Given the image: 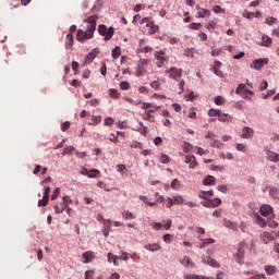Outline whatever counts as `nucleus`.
Masks as SVG:
<instances>
[{"mask_svg": "<svg viewBox=\"0 0 279 279\" xmlns=\"http://www.w3.org/2000/svg\"><path fill=\"white\" fill-rule=\"evenodd\" d=\"M98 19L99 17L97 15H92L85 20L86 23H89V25L87 26L86 32H84L83 29L77 31L76 38L80 43H84V40L93 38V36L95 35V29H97Z\"/></svg>", "mask_w": 279, "mask_h": 279, "instance_id": "1", "label": "nucleus"}, {"mask_svg": "<svg viewBox=\"0 0 279 279\" xmlns=\"http://www.w3.org/2000/svg\"><path fill=\"white\" fill-rule=\"evenodd\" d=\"M156 64L158 69H162L165 66V62H169V56H167V48L163 50H155L154 52Z\"/></svg>", "mask_w": 279, "mask_h": 279, "instance_id": "2", "label": "nucleus"}, {"mask_svg": "<svg viewBox=\"0 0 279 279\" xmlns=\"http://www.w3.org/2000/svg\"><path fill=\"white\" fill-rule=\"evenodd\" d=\"M247 248V242H240L238 245V252L234 254V259L239 265H243V260L245 258V250Z\"/></svg>", "mask_w": 279, "mask_h": 279, "instance_id": "3", "label": "nucleus"}, {"mask_svg": "<svg viewBox=\"0 0 279 279\" xmlns=\"http://www.w3.org/2000/svg\"><path fill=\"white\" fill-rule=\"evenodd\" d=\"M98 33L100 36H105V40H110L114 36V27H109L101 24L98 26Z\"/></svg>", "mask_w": 279, "mask_h": 279, "instance_id": "4", "label": "nucleus"}, {"mask_svg": "<svg viewBox=\"0 0 279 279\" xmlns=\"http://www.w3.org/2000/svg\"><path fill=\"white\" fill-rule=\"evenodd\" d=\"M182 73H183V70L175 66H172L166 70V74L169 75L170 80H175V82H178V80L182 77Z\"/></svg>", "mask_w": 279, "mask_h": 279, "instance_id": "5", "label": "nucleus"}, {"mask_svg": "<svg viewBox=\"0 0 279 279\" xmlns=\"http://www.w3.org/2000/svg\"><path fill=\"white\" fill-rule=\"evenodd\" d=\"M147 59H140L137 62V68H136V76L137 77H143L145 75V71L147 69Z\"/></svg>", "mask_w": 279, "mask_h": 279, "instance_id": "6", "label": "nucleus"}, {"mask_svg": "<svg viewBox=\"0 0 279 279\" xmlns=\"http://www.w3.org/2000/svg\"><path fill=\"white\" fill-rule=\"evenodd\" d=\"M269 59L264 58V59H256L251 63V69H255L256 71H260L265 64H268Z\"/></svg>", "mask_w": 279, "mask_h": 279, "instance_id": "7", "label": "nucleus"}, {"mask_svg": "<svg viewBox=\"0 0 279 279\" xmlns=\"http://www.w3.org/2000/svg\"><path fill=\"white\" fill-rule=\"evenodd\" d=\"M185 165H189V169H195L197 167V158L194 155H185Z\"/></svg>", "mask_w": 279, "mask_h": 279, "instance_id": "8", "label": "nucleus"}, {"mask_svg": "<svg viewBox=\"0 0 279 279\" xmlns=\"http://www.w3.org/2000/svg\"><path fill=\"white\" fill-rule=\"evenodd\" d=\"M252 136H254V129L244 126L242 129L241 138H252Z\"/></svg>", "mask_w": 279, "mask_h": 279, "instance_id": "9", "label": "nucleus"}, {"mask_svg": "<svg viewBox=\"0 0 279 279\" xmlns=\"http://www.w3.org/2000/svg\"><path fill=\"white\" fill-rule=\"evenodd\" d=\"M260 241H262V243L267 245L268 243H271V241H274V235L271 233L265 231L260 234Z\"/></svg>", "mask_w": 279, "mask_h": 279, "instance_id": "10", "label": "nucleus"}, {"mask_svg": "<svg viewBox=\"0 0 279 279\" xmlns=\"http://www.w3.org/2000/svg\"><path fill=\"white\" fill-rule=\"evenodd\" d=\"M263 217H269L274 213V208L270 205H263L259 209Z\"/></svg>", "mask_w": 279, "mask_h": 279, "instance_id": "11", "label": "nucleus"}, {"mask_svg": "<svg viewBox=\"0 0 279 279\" xmlns=\"http://www.w3.org/2000/svg\"><path fill=\"white\" fill-rule=\"evenodd\" d=\"M266 158H267V160H270V162H279V154L278 153L267 150Z\"/></svg>", "mask_w": 279, "mask_h": 279, "instance_id": "12", "label": "nucleus"}, {"mask_svg": "<svg viewBox=\"0 0 279 279\" xmlns=\"http://www.w3.org/2000/svg\"><path fill=\"white\" fill-rule=\"evenodd\" d=\"M223 226L225 228H229V230H233V232H236V230H239V227L236 226V223L232 222L229 219H223Z\"/></svg>", "mask_w": 279, "mask_h": 279, "instance_id": "13", "label": "nucleus"}, {"mask_svg": "<svg viewBox=\"0 0 279 279\" xmlns=\"http://www.w3.org/2000/svg\"><path fill=\"white\" fill-rule=\"evenodd\" d=\"M162 246L158 243H153V244H146L144 245V250H147L148 252H159Z\"/></svg>", "mask_w": 279, "mask_h": 279, "instance_id": "14", "label": "nucleus"}, {"mask_svg": "<svg viewBox=\"0 0 279 279\" xmlns=\"http://www.w3.org/2000/svg\"><path fill=\"white\" fill-rule=\"evenodd\" d=\"M83 258H84V263L88 264L93 259H95V253L93 251H87V252L83 253Z\"/></svg>", "mask_w": 279, "mask_h": 279, "instance_id": "15", "label": "nucleus"}, {"mask_svg": "<svg viewBox=\"0 0 279 279\" xmlns=\"http://www.w3.org/2000/svg\"><path fill=\"white\" fill-rule=\"evenodd\" d=\"M263 15V13H260V11H257V12H248V11H244L243 13H242V16L244 17V19H252V16H255V19H258V16H262Z\"/></svg>", "mask_w": 279, "mask_h": 279, "instance_id": "16", "label": "nucleus"}, {"mask_svg": "<svg viewBox=\"0 0 279 279\" xmlns=\"http://www.w3.org/2000/svg\"><path fill=\"white\" fill-rule=\"evenodd\" d=\"M203 184L205 186H215L216 184V180H215V177L213 175H207L204 180H203Z\"/></svg>", "mask_w": 279, "mask_h": 279, "instance_id": "17", "label": "nucleus"}, {"mask_svg": "<svg viewBox=\"0 0 279 279\" xmlns=\"http://www.w3.org/2000/svg\"><path fill=\"white\" fill-rule=\"evenodd\" d=\"M213 195H215V192L213 190H210V191H201L198 193V197H201L202 199H208V197H213Z\"/></svg>", "mask_w": 279, "mask_h": 279, "instance_id": "18", "label": "nucleus"}, {"mask_svg": "<svg viewBox=\"0 0 279 279\" xmlns=\"http://www.w3.org/2000/svg\"><path fill=\"white\" fill-rule=\"evenodd\" d=\"M203 260H204L207 265H210V267L219 268L218 262H216V260H215L213 257H210V256H207V257L203 258Z\"/></svg>", "mask_w": 279, "mask_h": 279, "instance_id": "19", "label": "nucleus"}, {"mask_svg": "<svg viewBox=\"0 0 279 279\" xmlns=\"http://www.w3.org/2000/svg\"><path fill=\"white\" fill-rule=\"evenodd\" d=\"M271 43H274V39L267 35H264L262 37V46L263 47H269L271 45Z\"/></svg>", "mask_w": 279, "mask_h": 279, "instance_id": "20", "label": "nucleus"}, {"mask_svg": "<svg viewBox=\"0 0 279 279\" xmlns=\"http://www.w3.org/2000/svg\"><path fill=\"white\" fill-rule=\"evenodd\" d=\"M220 66H221V62L215 61L214 73H215V75H218V77H222V75H223V72H221V70H219Z\"/></svg>", "mask_w": 279, "mask_h": 279, "instance_id": "21", "label": "nucleus"}, {"mask_svg": "<svg viewBox=\"0 0 279 279\" xmlns=\"http://www.w3.org/2000/svg\"><path fill=\"white\" fill-rule=\"evenodd\" d=\"M95 58H97V52H95V50H93L92 52H89L86 56L85 61L83 62V64H88V62H93V60H95Z\"/></svg>", "mask_w": 279, "mask_h": 279, "instance_id": "22", "label": "nucleus"}, {"mask_svg": "<svg viewBox=\"0 0 279 279\" xmlns=\"http://www.w3.org/2000/svg\"><path fill=\"white\" fill-rule=\"evenodd\" d=\"M64 208H66L65 203H61L60 205H54V207H53L57 215L64 213Z\"/></svg>", "mask_w": 279, "mask_h": 279, "instance_id": "23", "label": "nucleus"}, {"mask_svg": "<svg viewBox=\"0 0 279 279\" xmlns=\"http://www.w3.org/2000/svg\"><path fill=\"white\" fill-rule=\"evenodd\" d=\"M218 120H220L222 123H226V121H232V117L228 113H219Z\"/></svg>", "mask_w": 279, "mask_h": 279, "instance_id": "24", "label": "nucleus"}, {"mask_svg": "<svg viewBox=\"0 0 279 279\" xmlns=\"http://www.w3.org/2000/svg\"><path fill=\"white\" fill-rule=\"evenodd\" d=\"M240 95H241V97H243V99L251 100L252 97L254 96V92H252L250 89H244L243 93H241Z\"/></svg>", "mask_w": 279, "mask_h": 279, "instance_id": "25", "label": "nucleus"}, {"mask_svg": "<svg viewBox=\"0 0 279 279\" xmlns=\"http://www.w3.org/2000/svg\"><path fill=\"white\" fill-rule=\"evenodd\" d=\"M159 162H161L162 165H169V162H171V157L166 154H161L159 157Z\"/></svg>", "mask_w": 279, "mask_h": 279, "instance_id": "26", "label": "nucleus"}, {"mask_svg": "<svg viewBox=\"0 0 279 279\" xmlns=\"http://www.w3.org/2000/svg\"><path fill=\"white\" fill-rule=\"evenodd\" d=\"M109 97H111L112 99H120L121 94H119V90L111 88L109 89Z\"/></svg>", "mask_w": 279, "mask_h": 279, "instance_id": "27", "label": "nucleus"}, {"mask_svg": "<svg viewBox=\"0 0 279 279\" xmlns=\"http://www.w3.org/2000/svg\"><path fill=\"white\" fill-rule=\"evenodd\" d=\"M198 19H206V16H210V11L207 9H201V11L197 12Z\"/></svg>", "mask_w": 279, "mask_h": 279, "instance_id": "28", "label": "nucleus"}, {"mask_svg": "<svg viewBox=\"0 0 279 279\" xmlns=\"http://www.w3.org/2000/svg\"><path fill=\"white\" fill-rule=\"evenodd\" d=\"M171 198H172L173 204H175L177 206L184 204V197H182V195L172 196Z\"/></svg>", "mask_w": 279, "mask_h": 279, "instance_id": "29", "label": "nucleus"}, {"mask_svg": "<svg viewBox=\"0 0 279 279\" xmlns=\"http://www.w3.org/2000/svg\"><path fill=\"white\" fill-rule=\"evenodd\" d=\"M101 175V172L98 169H92L89 170L87 178H99Z\"/></svg>", "mask_w": 279, "mask_h": 279, "instance_id": "30", "label": "nucleus"}, {"mask_svg": "<svg viewBox=\"0 0 279 279\" xmlns=\"http://www.w3.org/2000/svg\"><path fill=\"white\" fill-rule=\"evenodd\" d=\"M147 27H150L149 34H156V32H158V29H160V26L154 24V22L148 23Z\"/></svg>", "mask_w": 279, "mask_h": 279, "instance_id": "31", "label": "nucleus"}, {"mask_svg": "<svg viewBox=\"0 0 279 279\" xmlns=\"http://www.w3.org/2000/svg\"><path fill=\"white\" fill-rule=\"evenodd\" d=\"M120 56H121V47L117 46L112 50V58L113 60H117L118 58H120Z\"/></svg>", "mask_w": 279, "mask_h": 279, "instance_id": "32", "label": "nucleus"}, {"mask_svg": "<svg viewBox=\"0 0 279 279\" xmlns=\"http://www.w3.org/2000/svg\"><path fill=\"white\" fill-rule=\"evenodd\" d=\"M256 223H257V226H259V228H266L267 227V222L260 216L256 217Z\"/></svg>", "mask_w": 279, "mask_h": 279, "instance_id": "33", "label": "nucleus"}, {"mask_svg": "<svg viewBox=\"0 0 279 279\" xmlns=\"http://www.w3.org/2000/svg\"><path fill=\"white\" fill-rule=\"evenodd\" d=\"M151 112H154V109H148L145 111L144 113L145 121H151V119H154V116L151 114Z\"/></svg>", "mask_w": 279, "mask_h": 279, "instance_id": "34", "label": "nucleus"}, {"mask_svg": "<svg viewBox=\"0 0 279 279\" xmlns=\"http://www.w3.org/2000/svg\"><path fill=\"white\" fill-rule=\"evenodd\" d=\"M122 217L123 219H136V216L132 214L130 210L123 211Z\"/></svg>", "mask_w": 279, "mask_h": 279, "instance_id": "35", "label": "nucleus"}, {"mask_svg": "<svg viewBox=\"0 0 279 279\" xmlns=\"http://www.w3.org/2000/svg\"><path fill=\"white\" fill-rule=\"evenodd\" d=\"M265 271L267 276H274V274H276V268L275 266H265Z\"/></svg>", "mask_w": 279, "mask_h": 279, "instance_id": "36", "label": "nucleus"}, {"mask_svg": "<svg viewBox=\"0 0 279 279\" xmlns=\"http://www.w3.org/2000/svg\"><path fill=\"white\" fill-rule=\"evenodd\" d=\"M210 205H211V208H217L221 206V198L210 199Z\"/></svg>", "mask_w": 279, "mask_h": 279, "instance_id": "37", "label": "nucleus"}, {"mask_svg": "<svg viewBox=\"0 0 279 279\" xmlns=\"http://www.w3.org/2000/svg\"><path fill=\"white\" fill-rule=\"evenodd\" d=\"M215 243V239H205L203 241V243L199 245L201 250H204V247H206V245H210Z\"/></svg>", "mask_w": 279, "mask_h": 279, "instance_id": "38", "label": "nucleus"}, {"mask_svg": "<svg viewBox=\"0 0 279 279\" xmlns=\"http://www.w3.org/2000/svg\"><path fill=\"white\" fill-rule=\"evenodd\" d=\"M191 149H193V145H191V143H189V142H184V144H183V151L185 154H189L191 151Z\"/></svg>", "mask_w": 279, "mask_h": 279, "instance_id": "39", "label": "nucleus"}, {"mask_svg": "<svg viewBox=\"0 0 279 279\" xmlns=\"http://www.w3.org/2000/svg\"><path fill=\"white\" fill-rule=\"evenodd\" d=\"M130 147H132L133 149H143V144H141L140 142L133 141L131 142Z\"/></svg>", "mask_w": 279, "mask_h": 279, "instance_id": "40", "label": "nucleus"}, {"mask_svg": "<svg viewBox=\"0 0 279 279\" xmlns=\"http://www.w3.org/2000/svg\"><path fill=\"white\" fill-rule=\"evenodd\" d=\"M244 90H246L245 84L241 83L238 85L235 93H236V95H241Z\"/></svg>", "mask_w": 279, "mask_h": 279, "instance_id": "41", "label": "nucleus"}, {"mask_svg": "<svg viewBox=\"0 0 279 279\" xmlns=\"http://www.w3.org/2000/svg\"><path fill=\"white\" fill-rule=\"evenodd\" d=\"M73 151H75V147L69 146V147L63 149L62 156H66L68 154H73Z\"/></svg>", "mask_w": 279, "mask_h": 279, "instance_id": "42", "label": "nucleus"}, {"mask_svg": "<svg viewBox=\"0 0 279 279\" xmlns=\"http://www.w3.org/2000/svg\"><path fill=\"white\" fill-rule=\"evenodd\" d=\"M184 279H206V277L199 275H184Z\"/></svg>", "mask_w": 279, "mask_h": 279, "instance_id": "43", "label": "nucleus"}, {"mask_svg": "<svg viewBox=\"0 0 279 279\" xmlns=\"http://www.w3.org/2000/svg\"><path fill=\"white\" fill-rule=\"evenodd\" d=\"M181 263L184 265V267H189L190 265H192V267H193V265H194L193 263H191V257H189V256H184V258Z\"/></svg>", "mask_w": 279, "mask_h": 279, "instance_id": "44", "label": "nucleus"}, {"mask_svg": "<svg viewBox=\"0 0 279 279\" xmlns=\"http://www.w3.org/2000/svg\"><path fill=\"white\" fill-rule=\"evenodd\" d=\"M49 204V197L48 196H43V199L38 201V206H47Z\"/></svg>", "mask_w": 279, "mask_h": 279, "instance_id": "45", "label": "nucleus"}, {"mask_svg": "<svg viewBox=\"0 0 279 279\" xmlns=\"http://www.w3.org/2000/svg\"><path fill=\"white\" fill-rule=\"evenodd\" d=\"M66 47H73V34L66 35Z\"/></svg>", "mask_w": 279, "mask_h": 279, "instance_id": "46", "label": "nucleus"}, {"mask_svg": "<svg viewBox=\"0 0 279 279\" xmlns=\"http://www.w3.org/2000/svg\"><path fill=\"white\" fill-rule=\"evenodd\" d=\"M171 189H173V191H178L179 186H180V181L178 179H174L171 184H170Z\"/></svg>", "mask_w": 279, "mask_h": 279, "instance_id": "47", "label": "nucleus"}, {"mask_svg": "<svg viewBox=\"0 0 279 279\" xmlns=\"http://www.w3.org/2000/svg\"><path fill=\"white\" fill-rule=\"evenodd\" d=\"M120 88L121 90H130V83H128L126 81L121 82Z\"/></svg>", "mask_w": 279, "mask_h": 279, "instance_id": "48", "label": "nucleus"}, {"mask_svg": "<svg viewBox=\"0 0 279 279\" xmlns=\"http://www.w3.org/2000/svg\"><path fill=\"white\" fill-rule=\"evenodd\" d=\"M210 145H211V147H216V148H221V146L223 145L222 143H221V141H219V140H214L211 143H210Z\"/></svg>", "mask_w": 279, "mask_h": 279, "instance_id": "49", "label": "nucleus"}, {"mask_svg": "<svg viewBox=\"0 0 279 279\" xmlns=\"http://www.w3.org/2000/svg\"><path fill=\"white\" fill-rule=\"evenodd\" d=\"M278 20L274 16L270 17H266L265 23L266 25H274V23H276Z\"/></svg>", "mask_w": 279, "mask_h": 279, "instance_id": "50", "label": "nucleus"}, {"mask_svg": "<svg viewBox=\"0 0 279 279\" xmlns=\"http://www.w3.org/2000/svg\"><path fill=\"white\" fill-rule=\"evenodd\" d=\"M189 27H190V29H197V31H199V29H202V23H191L189 25Z\"/></svg>", "mask_w": 279, "mask_h": 279, "instance_id": "51", "label": "nucleus"}, {"mask_svg": "<svg viewBox=\"0 0 279 279\" xmlns=\"http://www.w3.org/2000/svg\"><path fill=\"white\" fill-rule=\"evenodd\" d=\"M117 171L119 172V173H125V171H128V168L125 167V165H118L117 166Z\"/></svg>", "mask_w": 279, "mask_h": 279, "instance_id": "52", "label": "nucleus"}, {"mask_svg": "<svg viewBox=\"0 0 279 279\" xmlns=\"http://www.w3.org/2000/svg\"><path fill=\"white\" fill-rule=\"evenodd\" d=\"M150 87H153L154 90H160V83L158 81H153Z\"/></svg>", "mask_w": 279, "mask_h": 279, "instance_id": "53", "label": "nucleus"}, {"mask_svg": "<svg viewBox=\"0 0 279 279\" xmlns=\"http://www.w3.org/2000/svg\"><path fill=\"white\" fill-rule=\"evenodd\" d=\"M70 128H71V122H69V121H65V122L62 123V125H61L62 132H66Z\"/></svg>", "mask_w": 279, "mask_h": 279, "instance_id": "54", "label": "nucleus"}, {"mask_svg": "<svg viewBox=\"0 0 279 279\" xmlns=\"http://www.w3.org/2000/svg\"><path fill=\"white\" fill-rule=\"evenodd\" d=\"M104 123L107 126L112 125V123H114V119L112 117H108L104 120Z\"/></svg>", "mask_w": 279, "mask_h": 279, "instance_id": "55", "label": "nucleus"}, {"mask_svg": "<svg viewBox=\"0 0 279 279\" xmlns=\"http://www.w3.org/2000/svg\"><path fill=\"white\" fill-rule=\"evenodd\" d=\"M165 243H171L173 241V235L167 233L163 235Z\"/></svg>", "mask_w": 279, "mask_h": 279, "instance_id": "56", "label": "nucleus"}, {"mask_svg": "<svg viewBox=\"0 0 279 279\" xmlns=\"http://www.w3.org/2000/svg\"><path fill=\"white\" fill-rule=\"evenodd\" d=\"M235 149H238V151H247V147L244 144H236Z\"/></svg>", "mask_w": 279, "mask_h": 279, "instance_id": "57", "label": "nucleus"}, {"mask_svg": "<svg viewBox=\"0 0 279 279\" xmlns=\"http://www.w3.org/2000/svg\"><path fill=\"white\" fill-rule=\"evenodd\" d=\"M221 110H215V109H210L208 114L209 117H219Z\"/></svg>", "mask_w": 279, "mask_h": 279, "instance_id": "58", "label": "nucleus"}, {"mask_svg": "<svg viewBox=\"0 0 279 279\" xmlns=\"http://www.w3.org/2000/svg\"><path fill=\"white\" fill-rule=\"evenodd\" d=\"M109 141L111 143H119V136L113 134V133H111L110 136H109Z\"/></svg>", "mask_w": 279, "mask_h": 279, "instance_id": "59", "label": "nucleus"}, {"mask_svg": "<svg viewBox=\"0 0 279 279\" xmlns=\"http://www.w3.org/2000/svg\"><path fill=\"white\" fill-rule=\"evenodd\" d=\"M184 56H186V58H193V50L191 48H186L184 50Z\"/></svg>", "mask_w": 279, "mask_h": 279, "instance_id": "60", "label": "nucleus"}, {"mask_svg": "<svg viewBox=\"0 0 279 279\" xmlns=\"http://www.w3.org/2000/svg\"><path fill=\"white\" fill-rule=\"evenodd\" d=\"M269 86V84L267 83V81H263L259 84V90H267V87Z\"/></svg>", "mask_w": 279, "mask_h": 279, "instance_id": "61", "label": "nucleus"}, {"mask_svg": "<svg viewBox=\"0 0 279 279\" xmlns=\"http://www.w3.org/2000/svg\"><path fill=\"white\" fill-rule=\"evenodd\" d=\"M213 12H215V14H221V12H223V9H221V7L219 5H214Z\"/></svg>", "mask_w": 279, "mask_h": 279, "instance_id": "62", "label": "nucleus"}, {"mask_svg": "<svg viewBox=\"0 0 279 279\" xmlns=\"http://www.w3.org/2000/svg\"><path fill=\"white\" fill-rule=\"evenodd\" d=\"M58 195H60V189H59V187H57V189L53 191V193H52V195H51V199H58Z\"/></svg>", "mask_w": 279, "mask_h": 279, "instance_id": "63", "label": "nucleus"}, {"mask_svg": "<svg viewBox=\"0 0 279 279\" xmlns=\"http://www.w3.org/2000/svg\"><path fill=\"white\" fill-rule=\"evenodd\" d=\"M215 104H216L217 106H221V104H223V97L217 96V97L215 98Z\"/></svg>", "mask_w": 279, "mask_h": 279, "instance_id": "64", "label": "nucleus"}]
</instances>
